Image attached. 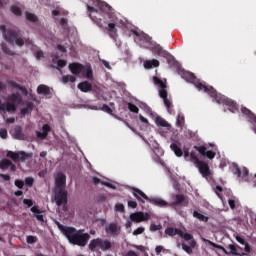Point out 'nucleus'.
I'll return each instance as SVG.
<instances>
[{"instance_id": "obj_41", "label": "nucleus", "mask_w": 256, "mask_h": 256, "mask_svg": "<svg viewBox=\"0 0 256 256\" xmlns=\"http://www.w3.org/2000/svg\"><path fill=\"white\" fill-rule=\"evenodd\" d=\"M189 159H190V161H191L192 163H194V165H196V163H198L199 161H201V160H199V157H197V155L195 154V151H192V152L190 153Z\"/></svg>"}, {"instance_id": "obj_36", "label": "nucleus", "mask_w": 256, "mask_h": 256, "mask_svg": "<svg viewBox=\"0 0 256 256\" xmlns=\"http://www.w3.org/2000/svg\"><path fill=\"white\" fill-rule=\"evenodd\" d=\"M83 71L86 75V79H89V81H92V79H93V69L91 68V66L87 67Z\"/></svg>"}, {"instance_id": "obj_13", "label": "nucleus", "mask_w": 256, "mask_h": 256, "mask_svg": "<svg viewBox=\"0 0 256 256\" xmlns=\"http://www.w3.org/2000/svg\"><path fill=\"white\" fill-rule=\"evenodd\" d=\"M87 9L90 13V19L93 21V23H96L98 27H103V22L101 18H97V16L93 15V13H97V9L93 6L87 5Z\"/></svg>"}, {"instance_id": "obj_29", "label": "nucleus", "mask_w": 256, "mask_h": 256, "mask_svg": "<svg viewBox=\"0 0 256 256\" xmlns=\"http://www.w3.org/2000/svg\"><path fill=\"white\" fill-rule=\"evenodd\" d=\"M193 217H195V219H198L199 221H203L204 223H207L209 221V217L199 213V211L197 210H194Z\"/></svg>"}, {"instance_id": "obj_40", "label": "nucleus", "mask_w": 256, "mask_h": 256, "mask_svg": "<svg viewBox=\"0 0 256 256\" xmlns=\"http://www.w3.org/2000/svg\"><path fill=\"white\" fill-rule=\"evenodd\" d=\"M185 201V196L183 194H178L175 196V202L174 205H181Z\"/></svg>"}, {"instance_id": "obj_63", "label": "nucleus", "mask_w": 256, "mask_h": 256, "mask_svg": "<svg viewBox=\"0 0 256 256\" xmlns=\"http://www.w3.org/2000/svg\"><path fill=\"white\" fill-rule=\"evenodd\" d=\"M154 51L155 53H158L159 55H161L163 53V48L157 45L154 47Z\"/></svg>"}, {"instance_id": "obj_60", "label": "nucleus", "mask_w": 256, "mask_h": 256, "mask_svg": "<svg viewBox=\"0 0 256 256\" xmlns=\"http://www.w3.org/2000/svg\"><path fill=\"white\" fill-rule=\"evenodd\" d=\"M67 23H68V21L66 18H61L60 25H61V27H63V29H65L67 27Z\"/></svg>"}, {"instance_id": "obj_10", "label": "nucleus", "mask_w": 256, "mask_h": 256, "mask_svg": "<svg viewBox=\"0 0 256 256\" xmlns=\"http://www.w3.org/2000/svg\"><path fill=\"white\" fill-rule=\"evenodd\" d=\"M67 186V176L63 173H58L55 178V188L54 190H65Z\"/></svg>"}, {"instance_id": "obj_4", "label": "nucleus", "mask_w": 256, "mask_h": 256, "mask_svg": "<svg viewBox=\"0 0 256 256\" xmlns=\"http://www.w3.org/2000/svg\"><path fill=\"white\" fill-rule=\"evenodd\" d=\"M113 247V244L108 239L95 238L88 244V249L92 252L95 251H109Z\"/></svg>"}, {"instance_id": "obj_7", "label": "nucleus", "mask_w": 256, "mask_h": 256, "mask_svg": "<svg viewBox=\"0 0 256 256\" xmlns=\"http://www.w3.org/2000/svg\"><path fill=\"white\" fill-rule=\"evenodd\" d=\"M195 167L200 171L202 177L205 179H211V169L209 168V164L205 161H199L198 163L195 164Z\"/></svg>"}, {"instance_id": "obj_22", "label": "nucleus", "mask_w": 256, "mask_h": 256, "mask_svg": "<svg viewBox=\"0 0 256 256\" xmlns=\"http://www.w3.org/2000/svg\"><path fill=\"white\" fill-rule=\"evenodd\" d=\"M34 107H35V104H33V102L31 101L27 102L26 107L20 110L21 115H29L30 113L33 112Z\"/></svg>"}, {"instance_id": "obj_58", "label": "nucleus", "mask_w": 256, "mask_h": 256, "mask_svg": "<svg viewBox=\"0 0 256 256\" xmlns=\"http://www.w3.org/2000/svg\"><path fill=\"white\" fill-rule=\"evenodd\" d=\"M128 207H131V209H137V202L133 200L128 201Z\"/></svg>"}, {"instance_id": "obj_26", "label": "nucleus", "mask_w": 256, "mask_h": 256, "mask_svg": "<svg viewBox=\"0 0 256 256\" xmlns=\"http://www.w3.org/2000/svg\"><path fill=\"white\" fill-rule=\"evenodd\" d=\"M145 69H153V67H159V60L153 59L144 62Z\"/></svg>"}, {"instance_id": "obj_52", "label": "nucleus", "mask_w": 256, "mask_h": 256, "mask_svg": "<svg viewBox=\"0 0 256 256\" xmlns=\"http://www.w3.org/2000/svg\"><path fill=\"white\" fill-rule=\"evenodd\" d=\"M142 233H145L144 227H138L136 230L133 231V235H142Z\"/></svg>"}, {"instance_id": "obj_1", "label": "nucleus", "mask_w": 256, "mask_h": 256, "mask_svg": "<svg viewBox=\"0 0 256 256\" xmlns=\"http://www.w3.org/2000/svg\"><path fill=\"white\" fill-rule=\"evenodd\" d=\"M179 75L188 83H193L198 91H204V93L210 95V97H212V99H214V101L218 103V105H226L231 113H236L237 102L227 98L225 95L217 93V90H215V88L211 86H205V84H203L201 80H199L197 76H195V74H193L192 72L179 70Z\"/></svg>"}, {"instance_id": "obj_57", "label": "nucleus", "mask_w": 256, "mask_h": 256, "mask_svg": "<svg viewBox=\"0 0 256 256\" xmlns=\"http://www.w3.org/2000/svg\"><path fill=\"white\" fill-rule=\"evenodd\" d=\"M19 91H21L22 95H25L27 97V95H29V91L27 90L26 87L20 86Z\"/></svg>"}, {"instance_id": "obj_12", "label": "nucleus", "mask_w": 256, "mask_h": 256, "mask_svg": "<svg viewBox=\"0 0 256 256\" xmlns=\"http://www.w3.org/2000/svg\"><path fill=\"white\" fill-rule=\"evenodd\" d=\"M132 190L133 196L135 197V199H137V201H139V203H145V201L149 202V199H151L149 196H147V194H145V192H143L139 188H133Z\"/></svg>"}, {"instance_id": "obj_39", "label": "nucleus", "mask_w": 256, "mask_h": 256, "mask_svg": "<svg viewBox=\"0 0 256 256\" xmlns=\"http://www.w3.org/2000/svg\"><path fill=\"white\" fill-rule=\"evenodd\" d=\"M1 47H2L3 53H5L6 55H11V56L15 55V52H13L11 49H9V48L7 47V44L2 43V44H1Z\"/></svg>"}, {"instance_id": "obj_49", "label": "nucleus", "mask_w": 256, "mask_h": 256, "mask_svg": "<svg viewBox=\"0 0 256 256\" xmlns=\"http://www.w3.org/2000/svg\"><path fill=\"white\" fill-rule=\"evenodd\" d=\"M33 183H35V179H33V177L25 178V185H27L28 187H33Z\"/></svg>"}, {"instance_id": "obj_6", "label": "nucleus", "mask_w": 256, "mask_h": 256, "mask_svg": "<svg viewBox=\"0 0 256 256\" xmlns=\"http://www.w3.org/2000/svg\"><path fill=\"white\" fill-rule=\"evenodd\" d=\"M54 201L58 207L63 205V211H67V190H54Z\"/></svg>"}, {"instance_id": "obj_5", "label": "nucleus", "mask_w": 256, "mask_h": 256, "mask_svg": "<svg viewBox=\"0 0 256 256\" xmlns=\"http://www.w3.org/2000/svg\"><path fill=\"white\" fill-rule=\"evenodd\" d=\"M6 157L9 159H12L14 163H25L27 159H31L33 157V153H27L25 151H18V152H13V151H8L6 154Z\"/></svg>"}, {"instance_id": "obj_62", "label": "nucleus", "mask_w": 256, "mask_h": 256, "mask_svg": "<svg viewBox=\"0 0 256 256\" xmlns=\"http://www.w3.org/2000/svg\"><path fill=\"white\" fill-rule=\"evenodd\" d=\"M30 210L32 213H35V215L41 213V210H39L38 206H33Z\"/></svg>"}, {"instance_id": "obj_31", "label": "nucleus", "mask_w": 256, "mask_h": 256, "mask_svg": "<svg viewBox=\"0 0 256 256\" xmlns=\"http://www.w3.org/2000/svg\"><path fill=\"white\" fill-rule=\"evenodd\" d=\"M156 125L158 127H169V122H166V120L163 119V117L157 116L156 117Z\"/></svg>"}, {"instance_id": "obj_23", "label": "nucleus", "mask_w": 256, "mask_h": 256, "mask_svg": "<svg viewBox=\"0 0 256 256\" xmlns=\"http://www.w3.org/2000/svg\"><path fill=\"white\" fill-rule=\"evenodd\" d=\"M14 139L25 141V134H23V129H21L19 126L14 129Z\"/></svg>"}, {"instance_id": "obj_30", "label": "nucleus", "mask_w": 256, "mask_h": 256, "mask_svg": "<svg viewBox=\"0 0 256 256\" xmlns=\"http://www.w3.org/2000/svg\"><path fill=\"white\" fill-rule=\"evenodd\" d=\"M228 249H230V254L231 255H236V256H245V255H247V253H245V252H242V253L237 252V246L233 245V244L228 245Z\"/></svg>"}, {"instance_id": "obj_20", "label": "nucleus", "mask_w": 256, "mask_h": 256, "mask_svg": "<svg viewBox=\"0 0 256 256\" xmlns=\"http://www.w3.org/2000/svg\"><path fill=\"white\" fill-rule=\"evenodd\" d=\"M134 35L136 37L134 38V41L138 43V45H143V43H149V36L146 34H139L137 31H133Z\"/></svg>"}, {"instance_id": "obj_2", "label": "nucleus", "mask_w": 256, "mask_h": 256, "mask_svg": "<svg viewBox=\"0 0 256 256\" xmlns=\"http://www.w3.org/2000/svg\"><path fill=\"white\" fill-rule=\"evenodd\" d=\"M66 235L69 243L78 245V247H85L89 243V239H91V235L85 233L83 229L76 230L75 228H68Z\"/></svg>"}, {"instance_id": "obj_27", "label": "nucleus", "mask_w": 256, "mask_h": 256, "mask_svg": "<svg viewBox=\"0 0 256 256\" xmlns=\"http://www.w3.org/2000/svg\"><path fill=\"white\" fill-rule=\"evenodd\" d=\"M185 125V115L183 113H179L176 118V127L183 129Z\"/></svg>"}, {"instance_id": "obj_15", "label": "nucleus", "mask_w": 256, "mask_h": 256, "mask_svg": "<svg viewBox=\"0 0 256 256\" xmlns=\"http://www.w3.org/2000/svg\"><path fill=\"white\" fill-rule=\"evenodd\" d=\"M68 67H69L72 75H79L80 73H83V71L85 70V66H83V64H79V63L69 64Z\"/></svg>"}, {"instance_id": "obj_3", "label": "nucleus", "mask_w": 256, "mask_h": 256, "mask_svg": "<svg viewBox=\"0 0 256 256\" xmlns=\"http://www.w3.org/2000/svg\"><path fill=\"white\" fill-rule=\"evenodd\" d=\"M0 31H2L4 39L8 41V43H11V45H17L18 47H23V45H25V40L21 37V31L11 29L7 30L5 25L0 26Z\"/></svg>"}, {"instance_id": "obj_48", "label": "nucleus", "mask_w": 256, "mask_h": 256, "mask_svg": "<svg viewBox=\"0 0 256 256\" xmlns=\"http://www.w3.org/2000/svg\"><path fill=\"white\" fill-rule=\"evenodd\" d=\"M115 211H118L119 213H125V205L121 203L116 204Z\"/></svg>"}, {"instance_id": "obj_8", "label": "nucleus", "mask_w": 256, "mask_h": 256, "mask_svg": "<svg viewBox=\"0 0 256 256\" xmlns=\"http://www.w3.org/2000/svg\"><path fill=\"white\" fill-rule=\"evenodd\" d=\"M153 83L154 85H158L159 87V95L161 99H166L167 98V84L163 82L159 77L154 76L153 77Z\"/></svg>"}, {"instance_id": "obj_54", "label": "nucleus", "mask_w": 256, "mask_h": 256, "mask_svg": "<svg viewBox=\"0 0 256 256\" xmlns=\"http://www.w3.org/2000/svg\"><path fill=\"white\" fill-rule=\"evenodd\" d=\"M102 111H105V113H113V110L107 104L102 105Z\"/></svg>"}, {"instance_id": "obj_53", "label": "nucleus", "mask_w": 256, "mask_h": 256, "mask_svg": "<svg viewBox=\"0 0 256 256\" xmlns=\"http://www.w3.org/2000/svg\"><path fill=\"white\" fill-rule=\"evenodd\" d=\"M0 137L1 139H6L8 137L7 129L5 128L0 129Z\"/></svg>"}, {"instance_id": "obj_14", "label": "nucleus", "mask_w": 256, "mask_h": 256, "mask_svg": "<svg viewBox=\"0 0 256 256\" xmlns=\"http://www.w3.org/2000/svg\"><path fill=\"white\" fill-rule=\"evenodd\" d=\"M107 35L114 41H117V37L119 35L117 34V27L115 26V23H108V26L105 28Z\"/></svg>"}, {"instance_id": "obj_33", "label": "nucleus", "mask_w": 256, "mask_h": 256, "mask_svg": "<svg viewBox=\"0 0 256 256\" xmlns=\"http://www.w3.org/2000/svg\"><path fill=\"white\" fill-rule=\"evenodd\" d=\"M10 166H11V160H8V159L0 160V169H2V171H5Z\"/></svg>"}, {"instance_id": "obj_47", "label": "nucleus", "mask_w": 256, "mask_h": 256, "mask_svg": "<svg viewBox=\"0 0 256 256\" xmlns=\"http://www.w3.org/2000/svg\"><path fill=\"white\" fill-rule=\"evenodd\" d=\"M163 229V226L161 224H151L150 225V231L155 232V231H161Z\"/></svg>"}, {"instance_id": "obj_17", "label": "nucleus", "mask_w": 256, "mask_h": 256, "mask_svg": "<svg viewBox=\"0 0 256 256\" xmlns=\"http://www.w3.org/2000/svg\"><path fill=\"white\" fill-rule=\"evenodd\" d=\"M148 203L156 205V207H169V202L157 197H150Z\"/></svg>"}, {"instance_id": "obj_16", "label": "nucleus", "mask_w": 256, "mask_h": 256, "mask_svg": "<svg viewBox=\"0 0 256 256\" xmlns=\"http://www.w3.org/2000/svg\"><path fill=\"white\" fill-rule=\"evenodd\" d=\"M42 131H36V136L38 137V139H47V137L49 136V133H51V126H49V124H44L42 126Z\"/></svg>"}, {"instance_id": "obj_45", "label": "nucleus", "mask_w": 256, "mask_h": 256, "mask_svg": "<svg viewBox=\"0 0 256 256\" xmlns=\"http://www.w3.org/2000/svg\"><path fill=\"white\" fill-rule=\"evenodd\" d=\"M26 241L29 245H33V243H37L38 238H37V236L29 235V236H27Z\"/></svg>"}, {"instance_id": "obj_55", "label": "nucleus", "mask_w": 256, "mask_h": 256, "mask_svg": "<svg viewBox=\"0 0 256 256\" xmlns=\"http://www.w3.org/2000/svg\"><path fill=\"white\" fill-rule=\"evenodd\" d=\"M57 65H58V67H61V69H63V67H66L67 61L62 60V59H59V60L57 61Z\"/></svg>"}, {"instance_id": "obj_64", "label": "nucleus", "mask_w": 256, "mask_h": 256, "mask_svg": "<svg viewBox=\"0 0 256 256\" xmlns=\"http://www.w3.org/2000/svg\"><path fill=\"white\" fill-rule=\"evenodd\" d=\"M191 156V152H189V148H184V158L189 159Z\"/></svg>"}, {"instance_id": "obj_59", "label": "nucleus", "mask_w": 256, "mask_h": 256, "mask_svg": "<svg viewBox=\"0 0 256 256\" xmlns=\"http://www.w3.org/2000/svg\"><path fill=\"white\" fill-rule=\"evenodd\" d=\"M23 203H24V205H27L28 207H33V200H31V199H24Z\"/></svg>"}, {"instance_id": "obj_34", "label": "nucleus", "mask_w": 256, "mask_h": 256, "mask_svg": "<svg viewBox=\"0 0 256 256\" xmlns=\"http://www.w3.org/2000/svg\"><path fill=\"white\" fill-rule=\"evenodd\" d=\"M208 245H210L211 247H214V249H220L221 251H224L226 253V255H229V253L227 252V250H225V247L216 244L215 242H212L211 240H206Z\"/></svg>"}, {"instance_id": "obj_42", "label": "nucleus", "mask_w": 256, "mask_h": 256, "mask_svg": "<svg viewBox=\"0 0 256 256\" xmlns=\"http://www.w3.org/2000/svg\"><path fill=\"white\" fill-rule=\"evenodd\" d=\"M10 11L14 14L17 15L18 17L21 16L22 11L21 8L17 7V6H11Z\"/></svg>"}, {"instance_id": "obj_19", "label": "nucleus", "mask_w": 256, "mask_h": 256, "mask_svg": "<svg viewBox=\"0 0 256 256\" xmlns=\"http://www.w3.org/2000/svg\"><path fill=\"white\" fill-rule=\"evenodd\" d=\"M37 93L38 95L51 98V88L45 84H41L37 87Z\"/></svg>"}, {"instance_id": "obj_21", "label": "nucleus", "mask_w": 256, "mask_h": 256, "mask_svg": "<svg viewBox=\"0 0 256 256\" xmlns=\"http://www.w3.org/2000/svg\"><path fill=\"white\" fill-rule=\"evenodd\" d=\"M78 89L82 91V93H89V91H93V85H91L89 81L80 82Z\"/></svg>"}, {"instance_id": "obj_28", "label": "nucleus", "mask_w": 256, "mask_h": 256, "mask_svg": "<svg viewBox=\"0 0 256 256\" xmlns=\"http://www.w3.org/2000/svg\"><path fill=\"white\" fill-rule=\"evenodd\" d=\"M119 227L116 223H110L107 228V233H110V235H118Z\"/></svg>"}, {"instance_id": "obj_25", "label": "nucleus", "mask_w": 256, "mask_h": 256, "mask_svg": "<svg viewBox=\"0 0 256 256\" xmlns=\"http://www.w3.org/2000/svg\"><path fill=\"white\" fill-rule=\"evenodd\" d=\"M170 149H172L176 157H183V150L181 149V147H179V145H177V143H172L170 145Z\"/></svg>"}, {"instance_id": "obj_38", "label": "nucleus", "mask_w": 256, "mask_h": 256, "mask_svg": "<svg viewBox=\"0 0 256 256\" xmlns=\"http://www.w3.org/2000/svg\"><path fill=\"white\" fill-rule=\"evenodd\" d=\"M232 173L237 177H241V168L236 163L232 164Z\"/></svg>"}, {"instance_id": "obj_9", "label": "nucleus", "mask_w": 256, "mask_h": 256, "mask_svg": "<svg viewBox=\"0 0 256 256\" xmlns=\"http://www.w3.org/2000/svg\"><path fill=\"white\" fill-rule=\"evenodd\" d=\"M151 219V215L145 212H135L130 214V220L134 223H143V221H149Z\"/></svg>"}, {"instance_id": "obj_56", "label": "nucleus", "mask_w": 256, "mask_h": 256, "mask_svg": "<svg viewBox=\"0 0 256 256\" xmlns=\"http://www.w3.org/2000/svg\"><path fill=\"white\" fill-rule=\"evenodd\" d=\"M241 177L245 179V177H249V170L247 168H243L241 171Z\"/></svg>"}, {"instance_id": "obj_37", "label": "nucleus", "mask_w": 256, "mask_h": 256, "mask_svg": "<svg viewBox=\"0 0 256 256\" xmlns=\"http://www.w3.org/2000/svg\"><path fill=\"white\" fill-rule=\"evenodd\" d=\"M164 101V105L168 110V113H170V115H173V109H171V100H169V98H162Z\"/></svg>"}, {"instance_id": "obj_11", "label": "nucleus", "mask_w": 256, "mask_h": 256, "mask_svg": "<svg viewBox=\"0 0 256 256\" xmlns=\"http://www.w3.org/2000/svg\"><path fill=\"white\" fill-rule=\"evenodd\" d=\"M194 149L202 155V157H207V159H215V156L217 153L211 150H207V147L205 146H195Z\"/></svg>"}, {"instance_id": "obj_51", "label": "nucleus", "mask_w": 256, "mask_h": 256, "mask_svg": "<svg viewBox=\"0 0 256 256\" xmlns=\"http://www.w3.org/2000/svg\"><path fill=\"white\" fill-rule=\"evenodd\" d=\"M7 83L10 87H13V89H19L21 87V85L13 80H9Z\"/></svg>"}, {"instance_id": "obj_61", "label": "nucleus", "mask_w": 256, "mask_h": 256, "mask_svg": "<svg viewBox=\"0 0 256 256\" xmlns=\"http://www.w3.org/2000/svg\"><path fill=\"white\" fill-rule=\"evenodd\" d=\"M35 217H36L37 221H40L41 223L45 222L43 215L41 213L35 214Z\"/></svg>"}, {"instance_id": "obj_50", "label": "nucleus", "mask_w": 256, "mask_h": 256, "mask_svg": "<svg viewBox=\"0 0 256 256\" xmlns=\"http://www.w3.org/2000/svg\"><path fill=\"white\" fill-rule=\"evenodd\" d=\"M15 186L18 187V189H23L25 187V182L23 180H15Z\"/></svg>"}, {"instance_id": "obj_44", "label": "nucleus", "mask_w": 256, "mask_h": 256, "mask_svg": "<svg viewBox=\"0 0 256 256\" xmlns=\"http://www.w3.org/2000/svg\"><path fill=\"white\" fill-rule=\"evenodd\" d=\"M128 109L131 113H139V108L131 102L128 103Z\"/></svg>"}, {"instance_id": "obj_32", "label": "nucleus", "mask_w": 256, "mask_h": 256, "mask_svg": "<svg viewBox=\"0 0 256 256\" xmlns=\"http://www.w3.org/2000/svg\"><path fill=\"white\" fill-rule=\"evenodd\" d=\"M25 15H26L27 21H30L31 23H37V21H39V18L37 17V15L33 13L25 12Z\"/></svg>"}, {"instance_id": "obj_18", "label": "nucleus", "mask_w": 256, "mask_h": 256, "mask_svg": "<svg viewBox=\"0 0 256 256\" xmlns=\"http://www.w3.org/2000/svg\"><path fill=\"white\" fill-rule=\"evenodd\" d=\"M179 236L182 237V239H184V241H190L189 242L190 247H192V248L197 247V241H195V239H193V235L192 234H190V233H183V231L180 230Z\"/></svg>"}, {"instance_id": "obj_35", "label": "nucleus", "mask_w": 256, "mask_h": 256, "mask_svg": "<svg viewBox=\"0 0 256 256\" xmlns=\"http://www.w3.org/2000/svg\"><path fill=\"white\" fill-rule=\"evenodd\" d=\"M62 81L64 83H75V81H77V78H75V76L73 75H66L62 77Z\"/></svg>"}, {"instance_id": "obj_46", "label": "nucleus", "mask_w": 256, "mask_h": 256, "mask_svg": "<svg viewBox=\"0 0 256 256\" xmlns=\"http://www.w3.org/2000/svg\"><path fill=\"white\" fill-rule=\"evenodd\" d=\"M58 228L60 229V231H62V233L65 235V237H67V231H69V229H73V227H65L59 223H58Z\"/></svg>"}, {"instance_id": "obj_43", "label": "nucleus", "mask_w": 256, "mask_h": 256, "mask_svg": "<svg viewBox=\"0 0 256 256\" xmlns=\"http://www.w3.org/2000/svg\"><path fill=\"white\" fill-rule=\"evenodd\" d=\"M182 249L183 251H185L186 253H188V255H192L193 254V247L183 243L182 244Z\"/></svg>"}, {"instance_id": "obj_24", "label": "nucleus", "mask_w": 256, "mask_h": 256, "mask_svg": "<svg viewBox=\"0 0 256 256\" xmlns=\"http://www.w3.org/2000/svg\"><path fill=\"white\" fill-rule=\"evenodd\" d=\"M180 233L181 230L179 228L168 227L165 229V234L169 237H175V235H180Z\"/></svg>"}]
</instances>
